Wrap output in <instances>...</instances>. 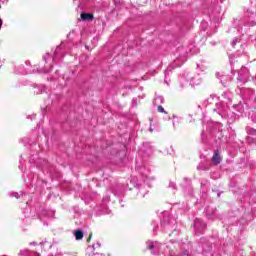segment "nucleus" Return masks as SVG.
Returning <instances> with one entry per match:
<instances>
[{"label": "nucleus", "instance_id": "1", "mask_svg": "<svg viewBox=\"0 0 256 256\" xmlns=\"http://www.w3.org/2000/svg\"><path fill=\"white\" fill-rule=\"evenodd\" d=\"M221 161H223L221 154L219 153V150H216L212 156V163L213 165H219Z\"/></svg>", "mask_w": 256, "mask_h": 256}, {"label": "nucleus", "instance_id": "2", "mask_svg": "<svg viewBox=\"0 0 256 256\" xmlns=\"http://www.w3.org/2000/svg\"><path fill=\"white\" fill-rule=\"evenodd\" d=\"M80 17L83 21H93V19L95 18L91 13H82Z\"/></svg>", "mask_w": 256, "mask_h": 256}, {"label": "nucleus", "instance_id": "3", "mask_svg": "<svg viewBox=\"0 0 256 256\" xmlns=\"http://www.w3.org/2000/svg\"><path fill=\"white\" fill-rule=\"evenodd\" d=\"M74 235L76 237V241H81V239H83V231L81 230H76Z\"/></svg>", "mask_w": 256, "mask_h": 256}, {"label": "nucleus", "instance_id": "4", "mask_svg": "<svg viewBox=\"0 0 256 256\" xmlns=\"http://www.w3.org/2000/svg\"><path fill=\"white\" fill-rule=\"evenodd\" d=\"M158 112L165 113V115H167V112L165 111V108H163V106H158Z\"/></svg>", "mask_w": 256, "mask_h": 256}, {"label": "nucleus", "instance_id": "5", "mask_svg": "<svg viewBox=\"0 0 256 256\" xmlns=\"http://www.w3.org/2000/svg\"><path fill=\"white\" fill-rule=\"evenodd\" d=\"M93 237V234H90L89 235V238H88V243L91 241V238Z\"/></svg>", "mask_w": 256, "mask_h": 256}, {"label": "nucleus", "instance_id": "6", "mask_svg": "<svg viewBox=\"0 0 256 256\" xmlns=\"http://www.w3.org/2000/svg\"><path fill=\"white\" fill-rule=\"evenodd\" d=\"M3 27V20L0 19V29Z\"/></svg>", "mask_w": 256, "mask_h": 256}, {"label": "nucleus", "instance_id": "7", "mask_svg": "<svg viewBox=\"0 0 256 256\" xmlns=\"http://www.w3.org/2000/svg\"><path fill=\"white\" fill-rule=\"evenodd\" d=\"M153 247H155L154 245H150L149 247H148V249H153Z\"/></svg>", "mask_w": 256, "mask_h": 256}]
</instances>
